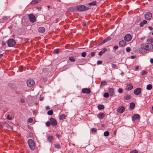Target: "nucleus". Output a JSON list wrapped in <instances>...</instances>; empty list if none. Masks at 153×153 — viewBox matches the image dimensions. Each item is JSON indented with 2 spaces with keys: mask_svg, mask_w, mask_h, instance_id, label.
Wrapping results in <instances>:
<instances>
[{
  "mask_svg": "<svg viewBox=\"0 0 153 153\" xmlns=\"http://www.w3.org/2000/svg\"><path fill=\"white\" fill-rule=\"evenodd\" d=\"M97 4V2L96 1H93L92 2L88 3L89 5H95Z\"/></svg>",
  "mask_w": 153,
  "mask_h": 153,
  "instance_id": "nucleus-30",
  "label": "nucleus"
},
{
  "mask_svg": "<svg viewBox=\"0 0 153 153\" xmlns=\"http://www.w3.org/2000/svg\"><path fill=\"white\" fill-rule=\"evenodd\" d=\"M140 116L138 114H135L132 117V120L133 121H134L136 119H140Z\"/></svg>",
  "mask_w": 153,
  "mask_h": 153,
  "instance_id": "nucleus-14",
  "label": "nucleus"
},
{
  "mask_svg": "<svg viewBox=\"0 0 153 153\" xmlns=\"http://www.w3.org/2000/svg\"><path fill=\"white\" fill-rule=\"evenodd\" d=\"M7 18V17H6V16H4L3 17V18L4 19H5V18Z\"/></svg>",
  "mask_w": 153,
  "mask_h": 153,
  "instance_id": "nucleus-64",
  "label": "nucleus"
},
{
  "mask_svg": "<svg viewBox=\"0 0 153 153\" xmlns=\"http://www.w3.org/2000/svg\"><path fill=\"white\" fill-rule=\"evenodd\" d=\"M7 118L9 120H11L12 119V118L11 117H10L9 115H7Z\"/></svg>",
  "mask_w": 153,
  "mask_h": 153,
  "instance_id": "nucleus-50",
  "label": "nucleus"
},
{
  "mask_svg": "<svg viewBox=\"0 0 153 153\" xmlns=\"http://www.w3.org/2000/svg\"><path fill=\"white\" fill-rule=\"evenodd\" d=\"M82 93L83 94H89L91 93V91L89 88H84L82 89Z\"/></svg>",
  "mask_w": 153,
  "mask_h": 153,
  "instance_id": "nucleus-12",
  "label": "nucleus"
},
{
  "mask_svg": "<svg viewBox=\"0 0 153 153\" xmlns=\"http://www.w3.org/2000/svg\"><path fill=\"white\" fill-rule=\"evenodd\" d=\"M35 84L34 81L32 79H29L27 80V84L29 87H31Z\"/></svg>",
  "mask_w": 153,
  "mask_h": 153,
  "instance_id": "nucleus-5",
  "label": "nucleus"
},
{
  "mask_svg": "<svg viewBox=\"0 0 153 153\" xmlns=\"http://www.w3.org/2000/svg\"><path fill=\"white\" fill-rule=\"evenodd\" d=\"M91 130L92 131L96 132L97 131L96 128H91Z\"/></svg>",
  "mask_w": 153,
  "mask_h": 153,
  "instance_id": "nucleus-47",
  "label": "nucleus"
},
{
  "mask_svg": "<svg viewBox=\"0 0 153 153\" xmlns=\"http://www.w3.org/2000/svg\"><path fill=\"white\" fill-rule=\"evenodd\" d=\"M33 119L32 118H30L28 119L27 121L28 122H29V123H31V122H33Z\"/></svg>",
  "mask_w": 153,
  "mask_h": 153,
  "instance_id": "nucleus-43",
  "label": "nucleus"
},
{
  "mask_svg": "<svg viewBox=\"0 0 153 153\" xmlns=\"http://www.w3.org/2000/svg\"><path fill=\"white\" fill-rule=\"evenodd\" d=\"M69 59L70 61L73 62H74L75 60L74 58V57L72 56H70L69 57Z\"/></svg>",
  "mask_w": 153,
  "mask_h": 153,
  "instance_id": "nucleus-34",
  "label": "nucleus"
},
{
  "mask_svg": "<svg viewBox=\"0 0 153 153\" xmlns=\"http://www.w3.org/2000/svg\"><path fill=\"white\" fill-rule=\"evenodd\" d=\"M130 153H137V151L136 150H132L131 151Z\"/></svg>",
  "mask_w": 153,
  "mask_h": 153,
  "instance_id": "nucleus-46",
  "label": "nucleus"
},
{
  "mask_svg": "<svg viewBox=\"0 0 153 153\" xmlns=\"http://www.w3.org/2000/svg\"><path fill=\"white\" fill-rule=\"evenodd\" d=\"M148 28L149 29V30H152L153 29L152 27L151 26H149L148 27Z\"/></svg>",
  "mask_w": 153,
  "mask_h": 153,
  "instance_id": "nucleus-60",
  "label": "nucleus"
},
{
  "mask_svg": "<svg viewBox=\"0 0 153 153\" xmlns=\"http://www.w3.org/2000/svg\"><path fill=\"white\" fill-rule=\"evenodd\" d=\"M108 92L110 95V96L111 97L113 96L114 94V90L113 88H111L108 89Z\"/></svg>",
  "mask_w": 153,
  "mask_h": 153,
  "instance_id": "nucleus-13",
  "label": "nucleus"
},
{
  "mask_svg": "<svg viewBox=\"0 0 153 153\" xmlns=\"http://www.w3.org/2000/svg\"><path fill=\"white\" fill-rule=\"evenodd\" d=\"M107 50V49L106 48H104L99 53L98 55L100 56H102Z\"/></svg>",
  "mask_w": 153,
  "mask_h": 153,
  "instance_id": "nucleus-19",
  "label": "nucleus"
},
{
  "mask_svg": "<svg viewBox=\"0 0 153 153\" xmlns=\"http://www.w3.org/2000/svg\"><path fill=\"white\" fill-rule=\"evenodd\" d=\"M27 143L30 149L32 150H34L36 147L34 141L32 139H29L28 140Z\"/></svg>",
  "mask_w": 153,
  "mask_h": 153,
  "instance_id": "nucleus-3",
  "label": "nucleus"
},
{
  "mask_svg": "<svg viewBox=\"0 0 153 153\" xmlns=\"http://www.w3.org/2000/svg\"><path fill=\"white\" fill-rule=\"evenodd\" d=\"M109 133L108 131H105L104 133V135L105 137L108 136L109 135Z\"/></svg>",
  "mask_w": 153,
  "mask_h": 153,
  "instance_id": "nucleus-33",
  "label": "nucleus"
},
{
  "mask_svg": "<svg viewBox=\"0 0 153 153\" xmlns=\"http://www.w3.org/2000/svg\"><path fill=\"white\" fill-rule=\"evenodd\" d=\"M109 95V94L107 92H106L104 94L103 96L105 98H108V97Z\"/></svg>",
  "mask_w": 153,
  "mask_h": 153,
  "instance_id": "nucleus-35",
  "label": "nucleus"
},
{
  "mask_svg": "<svg viewBox=\"0 0 153 153\" xmlns=\"http://www.w3.org/2000/svg\"><path fill=\"white\" fill-rule=\"evenodd\" d=\"M21 102L22 103H24L25 102V100H24V99H22L21 100Z\"/></svg>",
  "mask_w": 153,
  "mask_h": 153,
  "instance_id": "nucleus-57",
  "label": "nucleus"
},
{
  "mask_svg": "<svg viewBox=\"0 0 153 153\" xmlns=\"http://www.w3.org/2000/svg\"><path fill=\"white\" fill-rule=\"evenodd\" d=\"M59 49H58V48L54 50L53 52L54 53H55L57 54L59 53Z\"/></svg>",
  "mask_w": 153,
  "mask_h": 153,
  "instance_id": "nucleus-38",
  "label": "nucleus"
},
{
  "mask_svg": "<svg viewBox=\"0 0 153 153\" xmlns=\"http://www.w3.org/2000/svg\"><path fill=\"white\" fill-rule=\"evenodd\" d=\"M152 88V86L151 84H148L146 87V89L147 90H150Z\"/></svg>",
  "mask_w": 153,
  "mask_h": 153,
  "instance_id": "nucleus-28",
  "label": "nucleus"
},
{
  "mask_svg": "<svg viewBox=\"0 0 153 153\" xmlns=\"http://www.w3.org/2000/svg\"><path fill=\"white\" fill-rule=\"evenodd\" d=\"M50 121L51 125L53 126H55L57 125L56 120L52 117H51L49 119Z\"/></svg>",
  "mask_w": 153,
  "mask_h": 153,
  "instance_id": "nucleus-6",
  "label": "nucleus"
},
{
  "mask_svg": "<svg viewBox=\"0 0 153 153\" xmlns=\"http://www.w3.org/2000/svg\"><path fill=\"white\" fill-rule=\"evenodd\" d=\"M56 136L57 137L59 138L60 136V134H56Z\"/></svg>",
  "mask_w": 153,
  "mask_h": 153,
  "instance_id": "nucleus-55",
  "label": "nucleus"
},
{
  "mask_svg": "<svg viewBox=\"0 0 153 153\" xmlns=\"http://www.w3.org/2000/svg\"><path fill=\"white\" fill-rule=\"evenodd\" d=\"M66 117V116L65 114H62L59 116V119L60 120H63V119H65Z\"/></svg>",
  "mask_w": 153,
  "mask_h": 153,
  "instance_id": "nucleus-24",
  "label": "nucleus"
},
{
  "mask_svg": "<svg viewBox=\"0 0 153 153\" xmlns=\"http://www.w3.org/2000/svg\"><path fill=\"white\" fill-rule=\"evenodd\" d=\"M118 46H114L113 48V49L114 51H116L118 48Z\"/></svg>",
  "mask_w": 153,
  "mask_h": 153,
  "instance_id": "nucleus-45",
  "label": "nucleus"
},
{
  "mask_svg": "<svg viewBox=\"0 0 153 153\" xmlns=\"http://www.w3.org/2000/svg\"><path fill=\"white\" fill-rule=\"evenodd\" d=\"M147 73V72L145 70H143L141 72V74L142 75H144Z\"/></svg>",
  "mask_w": 153,
  "mask_h": 153,
  "instance_id": "nucleus-40",
  "label": "nucleus"
},
{
  "mask_svg": "<svg viewBox=\"0 0 153 153\" xmlns=\"http://www.w3.org/2000/svg\"><path fill=\"white\" fill-rule=\"evenodd\" d=\"M55 147L57 149H59L61 148V146L59 144H57L55 145Z\"/></svg>",
  "mask_w": 153,
  "mask_h": 153,
  "instance_id": "nucleus-36",
  "label": "nucleus"
},
{
  "mask_svg": "<svg viewBox=\"0 0 153 153\" xmlns=\"http://www.w3.org/2000/svg\"><path fill=\"white\" fill-rule=\"evenodd\" d=\"M147 41L148 42L151 43H153V38L147 39Z\"/></svg>",
  "mask_w": 153,
  "mask_h": 153,
  "instance_id": "nucleus-37",
  "label": "nucleus"
},
{
  "mask_svg": "<svg viewBox=\"0 0 153 153\" xmlns=\"http://www.w3.org/2000/svg\"><path fill=\"white\" fill-rule=\"evenodd\" d=\"M41 1V0H33L30 2V4L31 5H35L39 3Z\"/></svg>",
  "mask_w": 153,
  "mask_h": 153,
  "instance_id": "nucleus-17",
  "label": "nucleus"
},
{
  "mask_svg": "<svg viewBox=\"0 0 153 153\" xmlns=\"http://www.w3.org/2000/svg\"><path fill=\"white\" fill-rule=\"evenodd\" d=\"M126 44V42L124 40H121L119 42V45L121 47H123L125 46Z\"/></svg>",
  "mask_w": 153,
  "mask_h": 153,
  "instance_id": "nucleus-15",
  "label": "nucleus"
},
{
  "mask_svg": "<svg viewBox=\"0 0 153 153\" xmlns=\"http://www.w3.org/2000/svg\"><path fill=\"white\" fill-rule=\"evenodd\" d=\"M111 39V37L109 36L107 37L106 39H105L103 42L100 43L98 45L100 46L102 45L107 42L110 40Z\"/></svg>",
  "mask_w": 153,
  "mask_h": 153,
  "instance_id": "nucleus-11",
  "label": "nucleus"
},
{
  "mask_svg": "<svg viewBox=\"0 0 153 153\" xmlns=\"http://www.w3.org/2000/svg\"><path fill=\"white\" fill-rule=\"evenodd\" d=\"M131 48L130 47H127L126 49V51L127 52H129L130 51Z\"/></svg>",
  "mask_w": 153,
  "mask_h": 153,
  "instance_id": "nucleus-44",
  "label": "nucleus"
},
{
  "mask_svg": "<svg viewBox=\"0 0 153 153\" xmlns=\"http://www.w3.org/2000/svg\"><path fill=\"white\" fill-rule=\"evenodd\" d=\"M111 66L113 68H115L117 66L116 65L114 64H112Z\"/></svg>",
  "mask_w": 153,
  "mask_h": 153,
  "instance_id": "nucleus-52",
  "label": "nucleus"
},
{
  "mask_svg": "<svg viewBox=\"0 0 153 153\" xmlns=\"http://www.w3.org/2000/svg\"><path fill=\"white\" fill-rule=\"evenodd\" d=\"M124 98L126 100H129L131 98V96L128 94H127L124 96Z\"/></svg>",
  "mask_w": 153,
  "mask_h": 153,
  "instance_id": "nucleus-27",
  "label": "nucleus"
},
{
  "mask_svg": "<svg viewBox=\"0 0 153 153\" xmlns=\"http://www.w3.org/2000/svg\"><path fill=\"white\" fill-rule=\"evenodd\" d=\"M141 88H138L135 89L134 91V93L136 95H139L141 93Z\"/></svg>",
  "mask_w": 153,
  "mask_h": 153,
  "instance_id": "nucleus-9",
  "label": "nucleus"
},
{
  "mask_svg": "<svg viewBox=\"0 0 153 153\" xmlns=\"http://www.w3.org/2000/svg\"><path fill=\"white\" fill-rule=\"evenodd\" d=\"M132 37L131 35L129 34H127L124 36V39L125 40L126 42H129L131 39Z\"/></svg>",
  "mask_w": 153,
  "mask_h": 153,
  "instance_id": "nucleus-8",
  "label": "nucleus"
},
{
  "mask_svg": "<svg viewBox=\"0 0 153 153\" xmlns=\"http://www.w3.org/2000/svg\"><path fill=\"white\" fill-rule=\"evenodd\" d=\"M44 99V97H40V100L41 101H42Z\"/></svg>",
  "mask_w": 153,
  "mask_h": 153,
  "instance_id": "nucleus-61",
  "label": "nucleus"
},
{
  "mask_svg": "<svg viewBox=\"0 0 153 153\" xmlns=\"http://www.w3.org/2000/svg\"><path fill=\"white\" fill-rule=\"evenodd\" d=\"M98 108L99 110H100L104 108V106L102 105H99L98 106Z\"/></svg>",
  "mask_w": 153,
  "mask_h": 153,
  "instance_id": "nucleus-29",
  "label": "nucleus"
},
{
  "mask_svg": "<svg viewBox=\"0 0 153 153\" xmlns=\"http://www.w3.org/2000/svg\"><path fill=\"white\" fill-rule=\"evenodd\" d=\"M135 104L134 102H131L130 105L129 109L130 110L133 109L134 107Z\"/></svg>",
  "mask_w": 153,
  "mask_h": 153,
  "instance_id": "nucleus-22",
  "label": "nucleus"
},
{
  "mask_svg": "<svg viewBox=\"0 0 153 153\" xmlns=\"http://www.w3.org/2000/svg\"><path fill=\"white\" fill-rule=\"evenodd\" d=\"M86 53L85 52H83L81 54L82 56L83 57H85L86 56Z\"/></svg>",
  "mask_w": 153,
  "mask_h": 153,
  "instance_id": "nucleus-41",
  "label": "nucleus"
},
{
  "mask_svg": "<svg viewBox=\"0 0 153 153\" xmlns=\"http://www.w3.org/2000/svg\"><path fill=\"white\" fill-rule=\"evenodd\" d=\"M51 122L49 121H47L46 123V125L48 127H49L51 125Z\"/></svg>",
  "mask_w": 153,
  "mask_h": 153,
  "instance_id": "nucleus-39",
  "label": "nucleus"
},
{
  "mask_svg": "<svg viewBox=\"0 0 153 153\" xmlns=\"http://www.w3.org/2000/svg\"><path fill=\"white\" fill-rule=\"evenodd\" d=\"M95 53H96V52H91V56H94Z\"/></svg>",
  "mask_w": 153,
  "mask_h": 153,
  "instance_id": "nucleus-49",
  "label": "nucleus"
},
{
  "mask_svg": "<svg viewBox=\"0 0 153 153\" xmlns=\"http://www.w3.org/2000/svg\"><path fill=\"white\" fill-rule=\"evenodd\" d=\"M104 117V114L102 112L99 113L97 115V117L98 118L100 119H103Z\"/></svg>",
  "mask_w": 153,
  "mask_h": 153,
  "instance_id": "nucleus-16",
  "label": "nucleus"
},
{
  "mask_svg": "<svg viewBox=\"0 0 153 153\" xmlns=\"http://www.w3.org/2000/svg\"><path fill=\"white\" fill-rule=\"evenodd\" d=\"M123 92V90L122 88H119L118 90V92L120 93H122Z\"/></svg>",
  "mask_w": 153,
  "mask_h": 153,
  "instance_id": "nucleus-42",
  "label": "nucleus"
},
{
  "mask_svg": "<svg viewBox=\"0 0 153 153\" xmlns=\"http://www.w3.org/2000/svg\"><path fill=\"white\" fill-rule=\"evenodd\" d=\"M28 16L30 22L34 23L36 21V18L35 16L33 14H29Z\"/></svg>",
  "mask_w": 153,
  "mask_h": 153,
  "instance_id": "nucleus-7",
  "label": "nucleus"
},
{
  "mask_svg": "<svg viewBox=\"0 0 153 153\" xmlns=\"http://www.w3.org/2000/svg\"><path fill=\"white\" fill-rule=\"evenodd\" d=\"M125 109V108L123 106H120L117 109V111L120 113H122L124 112Z\"/></svg>",
  "mask_w": 153,
  "mask_h": 153,
  "instance_id": "nucleus-18",
  "label": "nucleus"
},
{
  "mask_svg": "<svg viewBox=\"0 0 153 153\" xmlns=\"http://www.w3.org/2000/svg\"><path fill=\"white\" fill-rule=\"evenodd\" d=\"M126 89L128 91H130L133 88V85L131 84H129L127 86Z\"/></svg>",
  "mask_w": 153,
  "mask_h": 153,
  "instance_id": "nucleus-26",
  "label": "nucleus"
},
{
  "mask_svg": "<svg viewBox=\"0 0 153 153\" xmlns=\"http://www.w3.org/2000/svg\"><path fill=\"white\" fill-rule=\"evenodd\" d=\"M102 63V61H101L98 60L97 62V64L98 65L101 64Z\"/></svg>",
  "mask_w": 153,
  "mask_h": 153,
  "instance_id": "nucleus-51",
  "label": "nucleus"
},
{
  "mask_svg": "<svg viewBox=\"0 0 153 153\" xmlns=\"http://www.w3.org/2000/svg\"><path fill=\"white\" fill-rule=\"evenodd\" d=\"M135 57H136L135 56L132 55L131 56V58H132V59H134L135 58Z\"/></svg>",
  "mask_w": 153,
  "mask_h": 153,
  "instance_id": "nucleus-56",
  "label": "nucleus"
},
{
  "mask_svg": "<svg viewBox=\"0 0 153 153\" xmlns=\"http://www.w3.org/2000/svg\"><path fill=\"white\" fill-rule=\"evenodd\" d=\"M153 48V45L151 44H142L141 47L139 48L140 52L142 53H147V50H152Z\"/></svg>",
  "mask_w": 153,
  "mask_h": 153,
  "instance_id": "nucleus-1",
  "label": "nucleus"
},
{
  "mask_svg": "<svg viewBox=\"0 0 153 153\" xmlns=\"http://www.w3.org/2000/svg\"><path fill=\"white\" fill-rule=\"evenodd\" d=\"M152 16V14L150 12L146 13L145 16V19L147 20H150Z\"/></svg>",
  "mask_w": 153,
  "mask_h": 153,
  "instance_id": "nucleus-10",
  "label": "nucleus"
},
{
  "mask_svg": "<svg viewBox=\"0 0 153 153\" xmlns=\"http://www.w3.org/2000/svg\"><path fill=\"white\" fill-rule=\"evenodd\" d=\"M76 8L78 10L80 11H84L89 9L88 7H86L84 5H77L76 7Z\"/></svg>",
  "mask_w": 153,
  "mask_h": 153,
  "instance_id": "nucleus-2",
  "label": "nucleus"
},
{
  "mask_svg": "<svg viewBox=\"0 0 153 153\" xmlns=\"http://www.w3.org/2000/svg\"><path fill=\"white\" fill-rule=\"evenodd\" d=\"M6 44V43L5 42H4L3 41H2V46H3L5 45Z\"/></svg>",
  "mask_w": 153,
  "mask_h": 153,
  "instance_id": "nucleus-53",
  "label": "nucleus"
},
{
  "mask_svg": "<svg viewBox=\"0 0 153 153\" xmlns=\"http://www.w3.org/2000/svg\"><path fill=\"white\" fill-rule=\"evenodd\" d=\"M53 114V111L52 110H50L48 111L47 112V114L49 115H51Z\"/></svg>",
  "mask_w": 153,
  "mask_h": 153,
  "instance_id": "nucleus-31",
  "label": "nucleus"
},
{
  "mask_svg": "<svg viewBox=\"0 0 153 153\" xmlns=\"http://www.w3.org/2000/svg\"><path fill=\"white\" fill-rule=\"evenodd\" d=\"M147 23V21L146 20H144L140 23V27H142L144 24H146Z\"/></svg>",
  "mask_w": 153,
  "mask_h": 153,
  "instance_id": "nucleus-25",
  "label": "nucleus"
},
{
  "mask_svg": "<svg viewBox=\"0 0 153 153\" xmlns=\"http://www.w3.org/2000/svg\"><path fill=\"white\" fill-rule=\"evenodd\" d=\"M16 43L15 40L13 39H10L7 41V44L9 47H13Z\"/></svg>",
  "mask_w": 153,
  "mask_h": 153,
  "instance_id": "nucleus-4",
  "label": "nucleus"
},
{
  "mask_svg": "<svg viewBox=\"0 0 153 153\" xmlns=\"http://www.w3.org/2000/svg\"><path fill=\"white\" fill-rule=\"evenodd\" d=\"M46 110H48L50 109V108L49 106H47L46 108Z\"/></svg>",
  "mask_w": 153,
  "mask_h": 153,
  "instance_id": "nucleus-58",
  "label": "nucleus"
},
{
  "mask_svg": "<svg viewBox=\"0 0 153 153\" xmlns=\"http://www.w3.org/2000/svg\"><path fill=\"white\" fill-rule=\"evenodd\" d=\"M53 140V137L52 136H50L48 137V140L49 141L50 143H52Z\"/></svg>",
  "mask_w": 153,
  "mask_h": 153,
  "instance_id": "nucleus-23",
  "label": "nucleus"
},
{
  "mask_svg": "<svg viewBox=\"0 0 153 153\" xmlns=\"http://www.w3.org/2000/svg\"><path fill=\"white\" fill-rule=\"evenodd\" d=\"M36 8L39 10L42 9V8L41 7H36Z\"/></svg>",
  "mask_w": 153,
  "mask_h": 153,
  "instance_id": "nucleus-54",
  "label": "nucleus"
},
{
  "mask_svg": "<svg viewBox=\"0 0 153 153\" xmlns=\"http://www.w3.org/2000/svg\"><path fill=\"white\" fill-rule=\"evenodd\" d=\"M38 30L40 33H43L45 32V29L43 27H40L39 28Z\"/></svg>",
  "mask_w": 153,
  "mask_h": 153,
  "instance_id": "nucleus-20",
  "label": "nucleus"
},
{
  "mask_svg": "<svg viewBox=\"0 0 153 153\" xmlns=\"http://www.w3.org/2000/svg\"><path fill=\"white\" fill-rule=\"evenodd\" d=\"M106 84V81H101V85L102 86H103L105 85Z\"/></svg>",
  "mask_w": 153,
  "mask_h": 153,
  "instance_id": "nucleus-32",
  "label": "nucleus"
},
{
  "mask_svg": "<svg viewBox=\"0 0 153 153\" xmlns=\"http://www.w3.org/2000/svg\"><path fill=\"white\" fill-rule=\"evenodd\" d=\"M139 67L138 66H137L136 67H135V69H136V70H138V69H139Z\"/></svg>",
  "mask_w": 153,
  "mask_h": 153,
  "instance_id": "nucleus-62",
  "label": "nucleus"
},
{
  "mask_svg": "<svg viewBox=\"0 0 153 153\" xmlns=\"http://www.w3.org/2000/svg\"><path fill=\"white\" fill-rule=\"evenodd\" d=\"M3 54H0V59L3 56Z\"/></svg>",
  "mask_w": 153,
  "mask_h": 153,
  "instance_id": "nucleus-63",
  "label": "nucleus"
},
{
  "mask_svg": "<svg viewBox=\"0 0 153 153\" xmlns=\"http://www.w3.org/2000/svg\"><path fill=\"white\" fill-rule=\"evenodd\" d=\"M3 125H4L7 128H8L9 129H12V127L10 126L9 124L7 123L6 122H4L3 123Z\"/></svg>",
  "mask_w": 153,
  "mask_h": 153,
  "instance_id": "nucleus-21",
  "label": "nucleus"
},
{
  "mask_svg": "<svg viewBox=\"0 0 153 153\" xmlns=\"http://www.w3.org/2000/svg\"><path fill=\"white\" fill-rule=\"evenodd\" d=\"M150 62L152 64H153V59H150Z\"/></svg>",
  "mask_w": 153,
  "mask_h": 153,
  "instance_id": "nucleus-59",
  "label": "nucleus"
},
{
  "mask_svg": "<svg viewBox=\"0 0 153 153\" xmlns=\"http://www.w3.org/2000/svg\"><path fill=\"white\" fill-rule=\"evenodd\" d=\"M8 86L11 88L13 87L14 85L11 83H9L8 85Z\"/></svg>",
  "mask_w": 153,
  "mask_h": 153,
  "instance_id": "nucleus-48",
  "label": "nucleus"
}]
</instances>
